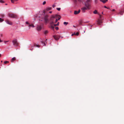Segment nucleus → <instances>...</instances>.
<instances>
[{
    "instance_id": "obj_15",
    "label": "nucleus",
    "mask_w": 124,
    "mask_h": 124,
    "mask_svg": "<svg viewBox=\"0 0 124 124\" xmlns=\"http://www.w3.org/2000/svg\"><path fill=\"white\" fill-rule=\"evenodd\" d=\"M16 59V58L15 57H14L12 58L11 60V62H13V61L15 60Z\"/></svg>"
},
{
    "instance_id": "obj_43",
    "label": "nucleus",
    "mask_w": 124,
    "mask_h": 124,
    "mask_svg": "<svg viewBox=\"0 0 124 124\" xmlns=\"http://www.w3.org/2000/svg\"><path fill=\"white\" fill-rule=\"evenodd\" d=\"M52 13V11H50V12H49V13Z\"/></svg>"
},
{
    "instance_id": "obj_22",
    "label": "nucleus",
    "mask_w": 124,
    "mask_h": 124,
    "mask_svg": "<svg viewBox=\"0 0 124 124\" xmlns=\"http://www.w3.org/2000/svg\"><path fill=\"white\" fill-rule=\"evenodd\" d=\"M34 46H36L37 47H40V46L39 45H36V44H35L34 45Z\"/></svg>"
},
{
    "instance_id": "obj_13",
    "label": "nucleus",
    "mask_w": 124,
    "mask_h": 124,
    "mask_svg": "<svg viewBox=\"0 0 124 124\" xmlns=\"http://www.w3.org/2000/svg\"><path fill=\"white\" fill-rule=\"evenodd\" d=\"M100 1H101L103 3H105L108 1V0H100Z\"/></svg>"
},
{
    "instance_id": "obj_16",
    "label": "nucleus",
    "mask_w": 124,
    "mask_h": 124,
    "mask_svg": "<svg viewBox=\"0 0 124 124\" xmlns=\"http://www.w3.org/2000/svg\"><path fill=\"white\" fill-rule=\"evenodd\" d=\"M75 3H76L78 1H81V0H73Z\"/></svg>"
},
{
    "instance_id": "obj_42",
    "label": "nucleus",
    "mask_w": 124,
    "mask_h": 124,
    "mask_svg": "<svg viewBox=\"0 0 124 124\" xmlns=\"http://www.w3.org/2000/svg\"><path fill=\"white\" fill-rule=\"evenodd\" d=\"M99 16H100V19H101V15H99Z\"/></svg>"
},
{
    "instance_id": "obj_6",
    "label": "nucleus",
    "mask_w": 124,
    "mask_h": 124,
    "mask_svg": "<svg viewBox=\"0 0 124 124\" xmlns=\"http://www.w3.org/2000/svg\"><path fill=\"white\" fill-rule=\"evenodd\" d=\"M5 21L6 23L8 24L11 25H12L13 24L8 19H6Z\"/></svg>"
},
{
    "instance_id": "obj_35",
    "label": "nucleus",
    "mask_w": 124,
    "mask_h": 124,
    "mask_svg": "<svg viewBox=\"0 0 124 124\" xmlns=\"http://www.w3.org/2000/svg\"><path fill=\"white\" fill-rule=\"evenodd\" d=\"M26 24H28L29 25V24H30L29 23V22H26Z\"/></svg>"
},
{
    "instance_id": "obj_38",
    "label": "nucleus",
    "mask_w": 124,
    "mask_h": 124,
    "mask_svg": "<svg viewBox=\"0 0 124 124\" xmlns=\"http://www.w3.org/2000/svg\"><path fill=\"white\" fill-rule=\"evenodd\" d=\"M56 6L54 5H53L52 7L53 8H54Z\"/></svg>"
},
{
    "instance_id": "obj_32",
    "label": "nucleus",
    "mask_w": 124,
    "mask_h": 124,
    "mask_svg": "<svg viewBox=\"0 0 124 124\" xmlns=\"http://www.w3.org/2000/svg\"><path fill=\"white\" fill-rule=\"evenodd\" d=\"M79 34V33L78 32H77L76 33V35H76L77 36H78Z\"/></svg>"
},
{
    "instance_id": "obj_34",
    "label": "nucleus",
    "mask_w": 124,
    "mask_h": 124,
    "mask_svg": "<svg viewBox=\"0 0 124 124\" xmlns=\"http://www.w3.org/2000/svg\"><path fill=\"white\" fill-rule=\"evenodd\" d=\"M55 29L57 30H58L59 29L58 27H55Z\"/></svg>"
},
{
    "instance_id": "obj_8",
    "label": "nucleus",
    "mask_w": 124,
    "mask_h": 124,
    "mask_svg": "<svg viewBox=\"0 0 124 124\" xmlns=\"http://www.w3.org/2000/svg\"><path fill=\"white\" fill-rule=\"evenodd\" d=\"M80 12V10L79 9L78 11L75 10L74 11V14L75 15L78 14Z\"/></svg>"
},
{
    "instance_id": "obj_12",
    "label": "nucleus",
    "mask_w": 124,
    "mask_h": 124,
    "mask_svg": "<svg viewBox=\"0 0 124 124\" xmlns=\"http://www.w3.org/2000/svg\"><path fill=\"white\" fill-rule=\"evenodd\" d=\"M51 7H47L46 8V9L45 10L47 11L51 10Z\"/></svg>"
},
{
    "instance_id": "obj_40",
    "label": "nucleus",
    "mask_w": 124,
    "mask_h": 124,
    "mask_svg": "<svg viewBox=\"0 0 124 124\" xmlns=\"http://www.w3.org/2000/svg\"><path fill=\"white\" fill-rule=\"evenodd\" d=\"M59 17H61V16H60L59 17V16H57V18H59Z\"/></svg>"
},
{
    "instance_id": "obj_41",
    "label": "nucleus",
    "mask_w": 124,
    "mask_h": 124,
    "mask_svg": "<svg viewBox=\"0 0 124 124\" xmlns=\"http://www.w3.org/2000/svg\"><path fill=\"white\" fill-rule=\"evenodd\" d=\"M112 11H115V9H113L112 10Z\"/></svg>"
},
{
    "instance_id": "obj_50",
    "label": "nucleus",
    "mask_w": 124,
    "mask_h": 124,
    "mask_svg": "<svg viewBox=\"0 0 124 124\" xmlns=\"http://www.w3.org/2000/svg\"><path fill=\"white\" fill-rule=\"evenodd\" d=\"M32 50V49H31V50Z\"/></svg>"
},
{
    "instance_id": "obj_19",
    "label": "nucleus",
    "mask_w": 124,
    "mask_h": 124,
    "mask_svg": "<svg viewBox=\"0 0 124 124\" xmlns=\"http://www.w3.org/2000/svg\"><path fill=\"white\" fill-rule=\"evenodd\" d=\"M60 18H61V17H59V18H58V19H57V18H56V19L55 20V23L57 22V21L58 20H59L60 19Z\"/></svg>"
},
{
    "instance_id": "obj_29",
    "label": "nucleus",
    "mask_w": 124,
    "mask_h": 124,
    "mask_svg": "<svg viewBox=\"0 0 124 124\" xmlns=\"http://www.w3.org/2000/svg\"><path fill=\"white\" fill-rule=\"evenodd\" d=\"M56 9L58 11H60L61 10V8H57Z\"/></svg>"
},
{
    "instance_id": "obj_52",
    "label": "nucleus",
    "mask_w": 124,
    "mask_h": 124,
    "mask_svg": "<svg viewBox=\"0 0 124 124\" xmlns=\"http://www.w3.org/2000/svg\"><path fill=\"white\" fill-rule=\"evenodd\" d=\"M0 68H1L0 67Z\"/></svg>"
},
{
    "instance_id": "obj_1",
    "label": "nucleus",
    "mask_w": 124,
    "mask_h": 124,
    "mask_svg": "<svg viewBox=\"0 0 124 124\" xmlns=\"http://www.w3.org/2000/svg\"><path fill=\"white\" fill-rule=\"evenodd\" d=\"M37 17L39 18V20L44 21L45 23H47L49 21L48 19L49 16L45 14V11L43 12H39L38 14Z\"/></svg>"
},
{
    "instance_id": "obj_11",
    "label": "nucleus",
    "mask_w": 124,
    "mask_h": 124,
    "mask_svg": "<svg viewBox=\"0 0 124 124\" xmlns=\"http://www.w3.org/2000/svg\"><path fill=\"white\" fill-rule=\"evenodd\" d=\"M124 12V9H123V10H121L119 12V14H120L121 15H122L123 14Z\"/></svg>"
},
{
    "instance_id": "obj_51",
    "label": "nucleus",
    "mask_w": 124,
    "mask_h": 124,
    "mask_svg": "<svg viewBox=\"0 0 124 124\" xmlns=\"http://www.w3.org/2000/svg\"><path fill=\"white\" fill-rule=\"evenodd\" d=\"M2 36V35H1V36Z\"/></svg>"
},
{
    "instance_id": "obj_10",
    "label": "nucleus",
    "mask_w": 124,
    "mask_h": 124,
    "mask_svg": "<svg viewBox=\"0 0 124 124\" xmlns=\"http://www.w3.org/2000/svg\"><path fill=\"white\" fill-rule=\"evenodd\" d=\"M42 29V27L41 26H38L37 27V29L38 31H40Z\"/></svg>"
},
{
    "instance_id": "obj_23",
    "label": "nucleus",
    "mask_w": 124,
    "mask_h": 124,
    "mask_svg": "<svg viewBox=\"0 0 124 124\" xmlns=\"http://www.w3.org/2000/svg\"><path fill=\"white\" fill-rule=\"evenodd\" d=\"M4 21V20L3 19H2L1 18H0V22H2Z\"/></svg>"
},
{
    "instance_id": "obj_31",
    "label": "nucleus",
    "mask_w": 124,
    "mask_h": 124,
    "mask_svg": "<svg viewBox=\"0 0 124 124\" xmlns=\"http://www.w3.org/2000/svg\"><path fill=\"white\" fill-rule=\"evenodd\" d=\"M82 22L81 21H80L79 22V24H80V25H81V24H82Z\"/></svg>"
},
{
    "instance_id": "obj_17",
    "label": "nucleus",
    "mask_w": 124,
    "mask_h": 124,
    "mask_svg": "<svg viewBox=\"0 0 124 124\" xmlns=\"http://www.w3.org/2000/svg\"><path fill=\"white\" fill-rule=\"evenodd\" d=\"M54 24H53L51 25V28L53 29H54V26H53V25H54Z\"/></svg>"
},
{
    "instance_id": "obj_21",
    "label": "nucleus",
    "mask_w": 124,
    "mask_h": 124,
    "mask_svg": "<svg viewBox=\"0 0 124 124\" xmlns=\"http://www.w3.org/2000/svg\"><path fill=\"white\" fill-rule=\"evenodd\" d=\"M68 22H64L63 23V24L64 25H67V24H68Z\"/></svg>"
},
{
    "instance_id": "obj_9",
    "label": "nucleus",
    "mask_w": 124,
    "mask_h": 124,
    "mask_svg": "<svg viewBox=\"0 0 124 124\" xmlns=\"http://www.w3.org/2000/svg\"><path fill=\"white\" fill-rule=\"evenodd\" d=\"M102 23V20L100 19H98V21H97V24H98L99 25H100L101 24V23Z\"/></svg>"
},
{
    "instance_id": "obj_18",
    "label": "nucleus",
    "mask_w": 124,
    "mask_h": 124,
    "mask_svg": "<svg viewBox=\"0 0 124 124\" xmlns=\"http://www.w3.org/2000/svg\"><path fill=\"white\" fill-rule=\"evenodd\" d=\"M93 13L94 14H97V11L96 10H95L93 12Z\"/></svg>"
},
{
    "instance_id": "obj_46",
    "label": "nucleus",
    "mask_w": 124,
    "mask_h": 124,
    "mask_svg": "<svg viewBox=\"0 0 124 124\" xmlns=\"http://www.w3.org/2000/svg\"><path fill=\"white\" fill-rule=\"evenodd\" d=\"M45 43H46V41H45Z\"/></svg>"
},
{
    "instance_id": "obj_26",
    "label": "nucleus",
    "mask_w": 124,
    "mask_h": 124,
    "mask_svg": "<svg viewBox=\"0 0 124 124\" xmlns=\"http://www.w3.org/2000/svg\"><path fill=\"white\" fill-rule=\"evenodd\" d=\"M9 62L8 61H6L4 62V63L5 64H6L7 63H8Z\"/></svg>"
},
{
    "instance_id": "obj_45",
    "label": "nucleus",
    "mask_w": 124,
    "mask_h": 124,
    "mask_svg": "<svg viewBox=\"0 0 124 124\" xmlns=\"http://www.w3.org/2000/svg\"><path fill=\"white\" fill-rule=\"evenodd\" d=\"M1 54H0V57L1 56Z\"/></svg>"
},
{
    "instance_id": "obj_24",
    "label": "nucleus",
    "mask_w": 124,
    "mask_h": 124,
    "mask_svg": "<svg viewBox=\"0 0 124 124\" xmlns=\"http://www.w3.org/2000/svg\"><path fill=\"white\" fill-rule=\"evenodd\" d=\"M1 16L2 18L4 17V14H1L0 15Z\"/></svg>"
},
{
    "instance_id": "obj_4",
    "label": "nucleus",
    "mask_w": 124,
    "mask_h": 124,
    "mask_svg": "<svg viewBox=\"0 0 124 124\" xmlns=\"http://www.w3.org/2000/svg\"><path fill=\"white\" fill-rule=\"evenodd\" d=\"M13 44L14 46H18L19 43L18 42L16 39H15L12 41Z\"/></svg>"
},
{
    "instance_id": "obj_33",
    "label": "nucleus",
    "mask_w": 124,
    "mask_h": 124,
    "mask_svg": "<svg viewBox=\"0 0 124 124\" xmlns=\"http://www.w3.org/2000/svg\"><path fill=\"white\" fill-rule=\"evenodd\" d=\"M46 1H44L43 3V5H45V4L46 3Z\"/></svg>"
},
{
    "instance_id": "obj_48",
    "label": "nucleus",
    "mask_w": 124,
    "mask_h": 124,
    "mask_svg": "<svg viewBox=\"0 0 124 124\" xmlns=\"http://www.w3.org/2000/svg\"><path fill=\"white\" fill-rule=\"evenodd\" d=\"M102 14H103V12H102Z\"/></svg>"
},
{
    "instance_id": "obj_49",
    "label": "nucleus",
    "mask_w": 124,
    "mask_h": 124,
    "mask_svg": "<svg viewBox=\"0 0 124 124\" xmlns=\"http://www.w3.org/2000/svg\"><path fill=\"white\" fill-rule=\"evenodd\" d=\"M5 5H7V4H5Z\"/></svg>"
},
{
    "instance_id": "obj_36",
    "label": "nucleus",
    "mask_w": 124,
    "mask_h": 124,
    "mask_svg": "<svg viewBox=\"0 0 124 124\" xmlns=\"http://www.w3.org/2000/svg\"><path fill=\"white\" fill-rule=\"evenodd\" d=\"M76 35V33H74L73 34H71V36H73L74 35Z\"/></svg>"
},
{
    "instance_id": "obj_5",
    "label": "nucleus",
    "mask_w": 124,
    "mask_h": 124,
    "mask_svg": "<svg viewBox=\"0 0 124 124\" xmlns=\"http://www.w3.org/2000/svg\"><path fill=\"white\" fill-rule=\"evenodd\" d=\"M8 16L11 18H16L17 17V15H16L11 13H9L8 14Z\"/></svg>"
},
{
    "instance_id": "obj_20",
    "label": "nucleus",
    "mask_w": 124,
    "mask_h": 124,
    "mask_svg": "<svg viewBox=\"0 0 124 124\" xmlns=\"http://www.w3.org/2000/svg\"><path fill=\"white\" fill-rule=\"evenodd\" d=\"M59 22H58L56 24H54V26H58L59 24Z\"/></svg>"
},
{
    "instance_id": "obj_37",
    "label": "nucleus",
    "mask_w": 124,
    "mask_h": 124,
    "mask_svg": "<svg viewBox=\"0 0 124 124\" xmlns=\"http://www.w3.org/2000/svg\"><path fill=\"white\" fill-rule=\"evenodd\" d=\"M97 2H98L97 0H95V3H97Z\"/></svg>"
},
{
    "instance_id": "obj_14",
    "label": "nucleus",
    "mask_w": 124,
    "mask_h": 124,
    "mask_svg": "<svg viewBox=\"0 0 124 124\" xmlns=\"http://www.w3.org/2000/svg\"><path fill=\"white\" fill-rule=\"evenodd\" d=\"M28 26L29 27V28H30V27H34V26L33 25V24H30Z\"/></svg>"
},
{
    "instance_id": "obj_39",
    "label": "nucleus",
    "mask_w": 124,
    "mask_h": 124,
    "mask_svg": "<svg viewBox=\"0 0 124 124\" xmlns=\"http://www.w3.org/2000/svg\"><path fill=\"white\" fill-rule=\"evenodd\" d=\"M8 41H4V42H5V43H6V42H8Z\"/></svg>"
},
{
    "instance_id": "obj_28",
    "label": "nucleus",
    "mask_w": 124,
    "mask_h": 124,
    "mask_svg": "<svg viewBox=\"0 0 124 124\" xmlns=\"http://www.w3.org/2000/svg\"><path fill=\"white\" fill-rule=\"evenodd\" d=\"M0 2L1 3H4V1H3L2 0H0Z\"/></svg>"
},
{
    "instance_id": "obj_27",
    "label": "nucleus",
    "mask_w": 124,
    "mask_h": 124,
    "mask_svg": "<svg viewBox=\"0 0 124 124\" xmlns=\"http://www.w3.org/2000/svg\"><path fill=\"white\" fill-rule=\"evenodd\" d=\"M41 42L42 43L44 44V46H45L46 45V43H45V42H43V41H41Z\"/></svg>"
},
{
    "instance_id": "obj_44",
    "label": "nucleus",
    "mask_w": 124,
    "mask_h": 124,
    "mask_svg": "<svg viewBox=\"0 0 124 124\" xmlns=\"http://www.w3.org/2000/svg\"><path fill=\"white\" fill-rule=\"evenodd\" d=\"M73 27H76V26H75L74 25H73Z\"/></svg>"
},
{
    "instance_id": "obj_7",
    "label": "nucleus",
    "mask_w": 124,
    "mask_h": 124,
    "mask_svg": "<svg viewBox=\"0 0 124 124\" xmlns=\"http://www.w3.org/2000/svg\"><path fill=\"white\" fill-rule=\"evenodd\" d=\"M53 37L54 39L56 40H58L60 38V37L59 36L56 35H54L53 36Z\"/></svg>"
},
{
    "instance_id": "obj_30",
    "label": "nucleus",
    "mask_w": 124,
    "mask_h": 124,
    "mask_svg": "<svg viewBox=\"0 0 124 124\" xmlns=\"http://www.w3.org/2000/svg\"><path fill=\"white\" fill-rule=\"evenodd\" d=\"M104 7L105 8H107L108 9H109V8H108L107 7H106V6H104Z\"/></svg>"
},
{
    "instance_id": "obj_25",
    "label": "nucleus",
    "mask_w": 124,
    "mask_h": 124,
    "mask_svg": "<svg viewBox=\"0 0 124 124\" xmlns=\"http://www.w3.org/2000/svg\"><path fill=\"white\" fill-rule=\"evenodd\" d=\"M48 33V31H45L44 32V33L45 34H47Z\"/></svg>"
},
{
    "instance_id": "obj_2",
    "label": "nucleus",
    "mask_w": 124,
    "mask_h": 124,
    "mask_svg": "<svg viewBox=\"0 0 124 124\" xmlns=\"http://www.w3.org/2000/svg\"><path fill=\"white\" fill-rule=\"evenodd\" d=\"M92 0H87L85 2V6L81 8L82 12L85 13V11L90 9L91 7Z\"/></svg>"
},
{
    "instance_id": "obj_47",
    "label": "nucleus",
    "mask_w": 124,
    "mask_h": 124,
    "mask_svg": "<svg viewBox=\"0 0 124 124\" xmlns=\"http://www.w3.org/2000/svg\"><path fill=\"white\" fill-rule=\"evenodd\" d=\"M2 62V61H1V62Z\"/></svg>"
},
{
    "instance_id": "obj_3",
    "label": "nucleus",
    "mask_w": 124,
    "mask_h": 124,
    "mask_svg": "<svg viewBox=\"0 0 124 124\" xmlns=\"http://www.w3.org/2000/svg\"><path fill=\"white\" fill-rule=\"evenodd\" d=\"M57 16H60V15H53L51 16L50 18L49 21H50V23L51 25L55 23V19L57 18Z\"/></svg>"
}]
</instances>
